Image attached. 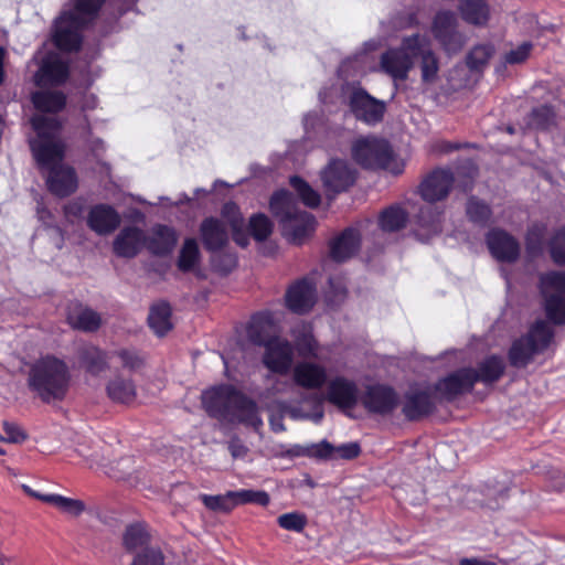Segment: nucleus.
Segmentation results:
<instances>
[{
	"label": "nucleus",
	"instance_id": "obj_59",
	"mask_svg": "<svg viewBox=\"0 0 565 565\" xmlns=\"http://www.w3.org/2000/svg\"><path fill=\"white\" fill-rule=\"evenodd\" d=\"M335 451L341 458L352 459L360 454V447L355 443H350L335 448Z\"/></svg>",
	"mask_w": 565,
	"mask_h": 565
},
{
	"label": "nucleus",
	"instance_id": "obj_62",
	"mask_svg": "<svg viewBox=\"0 0 565 565\" xmlns=\"http://www.w3.org/2000/svg\"><path fill=\"white\" fill-rule=\"evenodd\" d=\"M294 388V384L287 381H276L273 386L268 390L271 395L285 394L289 390Z\"/></svg>",
	"mask_w": 565,
	"mask_h": 565
},
{
	"label": "nucleus",
	"instance_id": "obj_36",
	"mask_svg": "<svg viewBox=\"0 0 565 565\" xmlns=\"http://www.w3.org/2000/svg\"><path fill=\"white\" fill-rule=\"evenodd\" d=\"M201 260L199 244L194 238H186L180 249L178 257V268L183 271H194Z\"/></svg>",
	"mask_w": 565,
	"mask_h": 565
},
{
	"label": "nucleus",
	"instance_id": "obj_1",
	"mask_svg": "<svg viewBox=\"0 0 565 565\" xmlns=\"http://www.w3.org/2000/svg\"><path fill=\"white\" fill-rule=\"evenodd\" d=\"M36 137L30 140L32 152L41 168L49 170L47 185L52 193L66 196L77 188L72 168L62 166L64 145L60 138L61 124L54 117L36 115L31 120Z\"/></svg>",
	"mask_w": 565,
	"mask_h": 565
},
{
	"label": "nucleus",
	"instance_id": "obj_63",
	"mask_svg": "<svg viewBox=\"0 0 565 565\" xmlns=\"http://www.w3.org/2000/svg\"><path fill=\"white\" fill-rule=\"evenodd\" d=\"M252 503H256V504H259L262 507H266L270 499H269V494L265 491H255L253 490L252 491Z\"/></svg>",
	"mask_w": 565,
	"mask_h": 565
},
{
	"label": "nucleus",
	"instance_id": "obj_35",
	"mask_svg": "<svg viewBox=\"0 0 565 565\" xmlns=\"http://www.w3.org/2000/svg\"><path fill=\"white\" fill-rule=\"evenodd\" d=\"M462 19L475 25H483L489 19V7L486 0H461Z\"/></svg>",
	"mask_w": 565,
	"mask_h": 565
},
{
	"label": "nucleus",
	"instance_id": "obj_33",
	"mask_svg": "<svg viewBox=\"0 0 565 565\" xmlns=\"http://www.w3.org/2000/svg\"><path fill=\"white\" fill-rule=\"evenodd\" d=\"M148 323L151 330L158 335L163 337L172 329L171 308L167 302H159L151 307Z\"/></svg>",
	"mask_w": 565,
	"mask_h": 565
},
{
	"label": "nucleus",
	"instance_id": "obj_19",
	"mask_svg": "<svg viewBox=\"0 0 565 565\" xmlns=\"http://www.w3.org/2000/svg\"><path fill=\"white\" fill-rule=\"evenodd\" d=\"M363 405L372 413L387 414L396 407L397 396L395 392L387 386H370L363 396Z\"/></svg>",
	"mask_w": 565,
	"mask_h": 565
},
{
	"label": "nucleus",
	"instance_id": "obj_9",
	"mask_svg": "<svg viewBox=\"0 0 565 565\" xmlns=\"http://www.w3.org/2000/svg\"><path fill=\"white\" fill-rule=\"evenodd\" d=\"M354 160L365 168H388L392 160V150L390 145L375 137L358 139L352 146Z\"/></svg>",
	"mask_w": 565,
	"mask_h": 565
},
{
	"label": "nucleus",
	"instance_id": "obj_47",
	"mask_svg": "<svg viewBox=\"0 0 565 565\" xmlns=\"http://www.w3.org/2000/svg\"><path fill=\"white\" fill-rule=\"evenodd\" d=\"M200 499L204 503V505L217 512H230L233 509V499L231 497V491L221 495H209L201 494Z\"/></svg>",
	"mask_w": 565,
	"mask_h": 565
},
{
	"label": "nucleus",
	"instance_id": "obj_61",
	"mask_svg": "<svg viewBox=\"0 0 565 565\" xmlns=\"http://www.w3.org/2000/svg\"><path fill=\"white\" fill-rule=\"evenodd\" d=\"M335 448L327 441H322L313 447L312 454L319 458H328L332 455Z\"/></svg>",
	"mask_w": 565,
	"mask_h": 565
},
{
	"label": "nucleus",
	"instance_id": "obj_31",
	"mask_svg": "<svg viewBox=\"0 0 565 565\" xmlns=\"http://www.w3.org/2000/svg\"><path fill=\"white\" fill-rule=\"evenodd\" d=\"M177 243L175 232L168 226L158 225L151 237L146 242L148 249L156 255H164L172 250Z\"/></svg>",
	"mask_w": 565,
	"mask_h": 565
},
{
	"label": "nucleus",
	"instance_id": "obj_50",
	"mask_svg": "<svg viewBox=\"0 0 565 565\" xmlns=\"http://www.w3.org/2000/svg\"><path fill=\"white\" fill-rule=\"evenodd\" d=\"M277 523L284 530L301 532L307 525V518L300 512H289L279 515Z\"/></svg>",
	"mask_w": 565,
	"mask_h": 565
},
{
	"label": "nucleus",
	"instance_id": "obj_60",
	"mask_svg": "<svg viewBox=\"0 0 565 565\" xmlns=\"http://www.w3.org/2000/svg\"><path fill=\"white\" fill-rule=\"evenodd\" d=\"M252 491L253 490L247 489L231 491V497L233 499V509L242 503H252Z\"/></svg>",
	"mask_w": 565,
	"mask_h": 565
},
{
	"label": "nucleus",
	"instance_id": "obj_3",
	"mask_svg": "<svg viewBox=\"0 0 565 565\" xmlns=\"http://www.w3.org/2000/svg\"><path fill=\"white\" fill-rule=\"evenodd\" d=\"M269 207L281 227L282 235L291 243L301 244L315 231V217L298 209L290 192L280 190L274 193Z\"/></svg>",
	"mask_w": 565,
	"mask_h": 565
},
{
	"label": "nucleus",
	"instance_id": "obj_13",
	"mask_svg": "<svg viewBox=\"0 0 565 565\" xmlns=\"http://www.w3.org/2000/svg\"><path fill=\"white\" fill-rule=\"evenodd\" d=\"M238 393L230 385L213 387L203 392L202 404L211 416L224 417L231 415L234 407V396H238Z\"/></svg>",
	"mask_w": 565,
	"mask_h": 565
},
{
	"label": "nucleus",
	"instance_id": "obj_14",
	"mask_svg": "<svg viewBox=\"0 0 565 565\" xmlns=\"http://www.w3.org/2000/svg\"><path fill=\"white\" fill-rule=\"evenodd\" d=\"M265 348L264 364L273 372L287 373L294 359L291 344L286 340L274 338L265 344Z\"/></svg>",
	"mask_w": 565,
	"mask_h": 565
},
{
	"label": "nucleus",
	"instance_id": "obj_34",
	"mask_svg": "<svg viewBox=\"0 0 565 565\" xmlns=\"http://www.w3.org/2000/svg\"><path fill=\"white\" fill-rule=\"evenodd\" d=\"M108 397L116 403L128 404L131 403L137 395L136 386L131 380L117 376L108 382L107 387Z\"/></svg>",
	"mask_w": 565,
	"mask_h": 565
},
{
	"label": "nucleus",
	"instance_id": "obj_42",
	"mask_svg": "<svg viewBox=\"0 0 565 565\" xmlns=\"http://www.w3.org/2000/svg\"><path fill=\"white\" fill-rule=\"evenodd\" d=\"M406 220V213L402 209L390 207L382 213L380 225L384 231L394 232L404 227Z\"/></svg>",
	"mask_w": 565,
	"mask_h": 565
},
{
	"label": "nucleus",
	"instance_id": "obj_2",
	"mask_svg": "<svg viewBox=\"0 0 565 565\" xmlns=\"http://www.w3.org/2000/svg\"><path fill=\"white\" fill-rule=\"evenodd\" d=\"M71 371L65 361L45 355L35 360L28 371L30 391L44 403L62 401L71 386Z\"/></svg>",
	"mask_w": 565,
	"mask_h": 565
},
{
	"label": "nucleus",
	"instance_id": "obj_49",
	"mask_svg": "<svg viewBox=\"0 0 565 565\" xmlns=\"http://www.w3.org/2000/svg\"><path fill=\"white\" fill-rule=\"evenodd\" d=\"M548 247L552 260L556 265H565V228L555 232L550 241Z\"/></svg>",
	"mask_w": 565,
	"mask_h": 565
},
{
	"label": "nucleus",
	"instance_id": "obj_58",
	"mask_svg": "<svg viewBox=\"0 0 565 565\" xmlns=\"http://www.w3.org/2000/svg\"><path fill=\"white\" fill-rule=\"evenodd\" d=\"M228 450L234 459L244 458L248 451L247 447L238 438L230 440Z\"/></svg>",
	"mask_w": 565,
	"mask_h": 565
},
{
	"label": "nucleus",
	"instance_id": "obj_7",
	"mask_svg": "<svg viewBox=\"0 0 565 565\" xmlns=\"http://www.w3.org/2000/svg\"><path fill=\"white\" fill-rule=\"evenodd\" d=\"M540 291L547 318L555 324H565V271L542 274Z\"/></svg>",
	"mask_w": 565,
	"mask_h": 565
},
{
	"label": "nucleus",
	"instance_id": "obj_12",
	"mask_svg": "<svg viewBox=\"0 0 565 565\" xmlns=\"http://www.w3.org/2000/svg\"><path fill=\"white\" fill-rule=\"evenodd\" d=\"M321 180L328 193L347 191L355 181V172L344 160H331L321 171Z\"/></svg>",
	"mask_w": 565,
	"mask_h": 565
},
{
	"label": "nucleus",
	"instance_id": "obj_54",
	"mask_svg": "<svg viewBox=\"0 0 565 565\" xmlns=\"http://www.w3.org/2000/svg\"><path fill=\"white\" fill-rule=\"evenodd\" d=\"M134 470V459L125 457L118 460L113 467V477L117 479H127L131 476Z\"/></svg>",
	"mask_w": 565,
	"mask_h": 565
},
{
	"label": "nucleus",
	"instance_id": "obj_57",
	"mask_svg": "<svg viewBox=\"0 0 565 565\" xmlns=\"http://www.w3.org/2000/svg\"><path fill=\"white\" fill-rule=\"evenodd\" d=\"M212 264L217 270L228 273L236 266V258L232 254L221 255L214 257Z\"/></svg>",
	"mask_w": 565,
	"mask_h": 565
},
{
	"label": "nucleus",
	"instance_id": "obj_45",
	"mask_svg": "<svg viewBox=\"0 0 565 565\" xmlns=\"http://www.w3.org/2000/svg\"><path fill=\"white\" fill-rule=\"evenodd\" d=\"M122 541L128 551H134L146 544L147 534L141 525L131 524L126 529Z\"/></svg>",
	"mask_w": 565,
	"mask_h": 565
},
{
	"label": "nucleus",
	"instance_id": "obj_24",
	"mask_svg": "<svg viewBox=\"0 0 565 565\" xmlns=\"http://www.w3.org/2000/svg\"><path fill=\"white\" fill-rule=\"evenodd\" d=\"M248 338L257 344H266L276 333V320L271 312L265 311L252 317L247 329Z\"/></svg>",
	"mask_w": 565,
	"mask_h": 565
},
{
	"label": "nucleus",
	"instance_id": "obj_38",
	"mask_svg": "<svg viewBox=\"0 0 565 565\" xmlns=\"http://www.w3.org/2000/svg\"><path fill=\"white\" fill-rule=\"evenodd\" d=\"M222 215L227 220L232 228L233 239L239 246L245 247L248 244V237L243 232L244 222L236 204L226 203L222 209Z\"/></svg>",
	"mask_w": 565,
	"mask_h": 565
},
{
	"label": "nucleus",
	"instance_id": "obj_5",
	"mask_svg": "<svg viewBox=\"0 0 565 565\" xmlns=\"http://www.w3.org/2000/svg\"><path fill=\"white\" fill-rule=\"evenodd\" d=\"M104 0H74L73 11L64 12L55 22L54 42L65 51L81 45V29L99 11Z\"/></svg>",
	"mask_w": 565,
	"mask_h": 565
},
{
	"label": "nucleus",
	"instance_id": "obj_53",
	"mask_svg": "<svg viewBox=\"0 0 565 565\" xmlns=\"http://www.w3.org/2000/svg\"><path fill=\"white\" fill-rule=\"evenodd\" d=\"M531 50H532V43L523 42L518 47H515V49L511 50L510 52H508L505 54L504 60L509 64L522 63V62H524L529 57Z\"/></svg>",
	"mask_w": 565,
	"mask_h": 565
},
{
	"label": "nucleus",
	"instance_id": "obj_37",
	"mask_svg": "<svg viewBox=\"0 0 565 565\" xmlns=\"http://www.w3.org/2000/svg\"><path fill=\"white\" fill-rule=\"evenodd\" d=\"M79 360L86 371L97 375L108 367L107 355L98 348L87 345L81 350Z\"/></svg>",
	"mask_w": 565,
	"mask_h": 565
},
{
	"label": "nucleus",
	"instance_id": "obj_22",
	"mask_svg": "<svg viewBox=\"0 0 565 565\" xmlns=\"http://www.w3.org/2000/svg\"><path fill=\"white\" fill-rule=\"evenodd\" d=\"M473 384V369H461L440 380L436 385V391L445 397L451 398L469 391Z\"/></svg>",
	"mask_w": 565,
	"mask_h": 565
},
{
	"label": "nucleus",
	"instance_id": "obj_46",
	"mask_svg": "<svg viewBox=\"0 0 565 565\" xmlns=\"http://www.w3.org/2000/svg\"><path fill=\"white\" fill-rule=\"evenodd\" d=\"M493 54L491 45L482 44L475 46L467 56V65L471 70L483 67Z\"/></svg>",
	"mask_w": 565,
	"mask_h": 565
},
{
	"label": "nucleus",
	"instance_id": "obj_26",
	"mask_svg": "<svg viewBox=\"0 0 565 565\" xmlns=\"http://www.w3.org/2000/svg\"><path fill=\"white\" fill-rule=\"evenodd\" d=\"M200 233L202 242L207 250H218L227 243V232L224 224L214 217L205 218L201 226Z\"/></svg>",
	"mask_w": 565,
	"mask_h": 565
},
{
	"label": "nucleus",
	"instance_id": "obj_43",
	"mask_svg": "<svg viewBox=\"0 0 565 565\" xmlns=\"http://www.w3.org/2000/svg\"><path fill=\"white\" fill-rule=\"evenodd\" d=\"M467 215L471 222L484 225L490 220L491 210L482 201L471 198L467 203Z\"/></svg>",
	"mask_w": 565,
	"mask_h": 565
},
{
	"label": "nucleus",
	"instance_id": "obj_44",
	"mask_svg": "<svg viewBox=\"0 0 565 565\" xmlns=\"http://www.w3.org/2000/svg\"><path fill=\"white\" fill-rule=\"evenodd\" d=\"M554 111L548 106L533 109L529 119V127L533 129H546L554 122Z\"/></svg>",
	"mask_w": 565,
	"mask_h": 565
},
{
	"label": "nucleus",
	"instance_id": "obj_10",
	"mask_svg": "<svg viewBox=\"0 0 565 565\" xmlns=\"http://www.w3.org/2000/svg\"><path fill=\"white\" fill-rule=\"evenodd\" d=\"M349 106L355 118L367 125L380 122L386 110L384 102L372 97L361 88L352 92L349 98Z\"/></svg>",
	"mask_w": 565,
	"mask_h": 565
},
{
	"label": "nucleus",
	"instance_id": "obj_20",
	"mask_svg": "<svg viewBox=\"0 0 565 565\" xmlns=\"http://www.w3.org/2000/svg\"><path fill=\"white\" fill-rule=\"evenodd\" d=\"M146 242V235L141 230L129 226L119 232L114 241L113 248L117 256L131 258L141 250Z\"/></svg>",
	"mask_w": 565,
	"mask_h": 565
},
{
	"label": "nucleus",
	"instance_id": "obj_25",
	"mask_svg": "<svg viewBox=\"0 0 565 565\" xmlns=\"http://www.w3.org/2000/svg\"><path fill=\"white\" fill-rule=\"evenodd\" d=\"M235 398L231 415L236 417L239 423L258 430L263 426V419L257 404L242 393H238Z\"/></svg>",
	"mask_w": 565,
	"mask_h": 565
},
{
	"label": "nucleus",
	"instance_id": "obj_6",
	"mask_svg": "<svg viewBox=\"0 0 565 565\" xmlns=\"http://www.w3.org/2000/svg\"><path fill=\"white\" fill-rule=\"evenodd\" d=\"M554 332L545 320H536L526 335L515 340L509 351L510 363L515 367L526 366L533 358L551 344Z\"/></svg>",
	"mask_w": 565,
	"mask_h": 565
},
{
	"label": "nucleus",
	"instance_id": "obj_64",
	"mask_svg": "<svg viewBox=\"0 0 565 565\" xmlns=\"http://www.w3.org/2000/svg\"><path fill=\"white\" fill-rule=\"evenodd\" d=\"M459 565H495L492 562L482 561L479 558H462Z\"/></svg>",
	"mask_w": 565,
	"mask_h": 565
},
{
	"label": "nucleus",
	"instance_id": "obj_41",
	"mask_svg": "<svg viewBox=\"0 0 565 565\" xmlns=\"http://www.w3.org/2000/svg\"><path fill=\"white\" fill-rule=\"evenodd\" d=\"M290 185L297 192L303 204L309 207H317L320 204V195L306 181L299 177L290 178Z\"/></svg>",
	"mask_w": 565,
	"mask_h": 565
},
{
	"label": "nucleus",
	"instance_id": "obj_40",
	"mask_svg": "<svg viewBox=\"0 0 565 565\" xmlns=\"http://www.w3.org/2000/svg\"><path fill=\"white\" fill-rule=\"evenodd\" d=\"M41 500L53 504L61 511L71 515H79L85 509V505L82 501L66 498L60 494H45L44 497H41Z\"/></svg>",
	"mask_w": 565,
	"mask_h": 565
},
{
	"label": "nucleus",
	"instance_id": "obj_48",
	"mask_svg": "<svg viewBox=\"0 0 565 565\" xmlns=\"http://www.w3.org/2000/svg\"><path fill=\"white\" fill-rule=\"evenodd\" d=\"M249 228L257 241L266 239L273 232V224L265 214H257L250 217Z\"/></svg>",
	"mask_w": 565,
	"mask_h": 565
},
{
	"label": "nucleus",
	"instance_id": "obj_8",
	"mask_svg": "<svg viewBox=\"0 0 565 565\" xmlns=\"http://www.w3.org/2000/svg\"><path fill=\"white\" fill-rule=\"evenodd\" d=\"M420 35L414 34L403 40L399 47L390 49L381 56V70L394 79L404 81L414 66Z\"/></svg>",
	"mask_w": 565,
	"mask_h": 565
},
{
	"label": "nucleus",
	"instance_id": "obj_32",
	"mask_svg": "<svg viewBox=\"0 0 565 565\" xmlns=\"http://www.w3.org/2000/svg\"><path fill=\"white\" fill-rule=\"evenodd\" d=\"M67 321L72 328L86 332L97 330L102 323V319L96 311L82 306L70 310Z\"/></svg>",
	"mask_w": 565,
	"mask_h": 565
},
{
	"label": "nucleus",
	"instance_id": "obj_27",
	"mask_svg": "<svg viewBox=\"0 0 565 565\" xmlns=\"http://www.w3.org/2000/svg\"><path fill=\"white\" fill-rule=\"evenodd\" d=\"M360 247V234L356 230H345L331 244V257L337 262H344L352 257Z\"/></svg>",
	"mask_w": 565,
	"mask_h": 565
},
{
	"label": "nucleus",
	"instance_id": "obj_23",
	"mask_svg": "<svg viewBox=\"0 0 565 565\" xmlns=\"http://www.w3.org/2000/svg\"><path fill=\"white\" fill-rule=\"evenodd\" d=\"M68 76V66L57 55H49L42 63L39 72L35 74L38 85L61 84Z\"/></svg>",
	"mask_w": 565,
	"mask_h": 565
},
{
	"label": "nucleus",
	"instance_id": "obj_39",
	"mask_svg": "<svg viewBox=\"0 0 565 565\" xmlns=\"http://www.w3.org/2000/svg\"><path fill=\"white\" fill-rule=\"evenodd\" d=\"M34 107L43 113H57L65 105V96L58 92H36L32 95Z\"/></svg>",
	"mask_w": 565,
	"mask_h": 565
},
{
	"label": "nucleus",
	"instance_id": "obj_16",
	"mask_svg": "<svg viewBox=\"0 0 565 565\" xmlns=\"http://www.w3.org/2000/svg\"><path fill=\"white\" fill-rule=\"evenodd\" d=\"M356 384L343 376H337L328 383L326 399L341 409H350L358 403Z\"/></svg>",
	"mask_w": 565,
	"mask_h": 565
},
{
	"label": "nucleus",
	"instance_id": "obj_30",
	"mask_svg": "<svg viewBox=\"0 0 565 565\" xmlns=\"http://www.w3.org/2000/svg\"><path fill=\"white\" fill-rule=\"evenodd\" d=\"M504 370L505 363L503 358L498 355H490L479 363L477 370L473 369L475 383H494L503 375Z\"/></svg>",
	"mask_w": 565,
	"mask_h": 565
},
{
	"label": "nucleus",
	"instance_id": "obj_55",
	"mask_svg": "<svg viewBox=\"0 0 565 565\" xmlns=\"http://www.w3.org/2000/svg\"><path fill=\"white\" fill-rule=\"evenodd\" d=\"M3 430L6 436L2 437L1 439L4 441L21 443L26 438V435L23 433V430L14 423L4 422Z\"/></svg>",
	"mask_w": 565,
	"mask_h": 565
},
{
	"label": "nucleus",
	"instance_id": "obj_51",
	"mask_svg": "<svg viewBox=\"0 0 565 565\" xmlns=\"http://www.w3.org/2000/svg\"><path fill=\"white\" fill-rule=\"evenodd\" d=\"M545 236V226L542 224L532 225L526 234V249L530 254L535 255L541 252L542 243Z\"/></svg>",
	"mask_w": 565,
	"mask_h": 565
},
{
	"label": "nucleus",
	"instance_id": "obj_21",
	"mask_svg": "<svg viewBox=\"0 0 565 565\" xmlns=\"http://www.w3.org/2000/svg\"><path fill=\"white\" fill-rule=\"evenodd\" d=\"M292 375L295 384L309 390L322 387L328 377L326 367L313 362L298 363Z\"/></svg>",
	"mask_w": 565,
	"mask_h": 565
},
{
	"label": "nucleus",
	"instance_id": "obj_29",
	"mask_svg": "<svg viewBox=\"0 0 565 565\" xmlns=\"http://www.w3.org/2000/svg\"><path fill=\"white\" fill-rule=\"evenodd\" d=\"M433 408L434 403L428 393L411 392L405 397L403 413L408 419L415 420L428 415Z\"/></svg>",
	"mask_w": 565,
	"mask_h": 565
},
{
	"label": "nucleus",
	"instance_id": "obj_28",
	"mask_svg": "<svg viewBox=\"0 0 565 565\" xmlns=\"http://www.w3.org/2000/svg\"><path fill=\"white\" fill-rule=\"evenodd\" d=\"M419 49L416 50V57L420 58V73L424 83H434L438 77L439 63L435 53L429 46L428 40L420 35Z\"/></svg>",
	"mask_w": 565,
	"mask_h": 565
},
{
	"label": "nucleus",
	"instance_id": "obj_11",
	"mask_svg": "<svg viewBox=\"0 0 565 565\" xmlns=\"http://www.w3.org/2000/svg\"><path fill=\"white\" fill-rule=\"evenodd\" d=\"M433 34L447 53H456L463 46L465 40L457 31V18L449 11L439 12L433 23Z\"/></svg>",
	"mask_w": 565,
	"mask_h": 565
},
{
	"label": "nucleus",
	"instance_id": "obj_56",
	"mask_svg": "<svg viewBox=\"0 0 565 565\" xmlns=\"http://www.w3.org/2000/svg\"><path fill=\"white\" fill-rule=\"evenodd\" d=\"M117 356L120 360L122 366L129 370L139 369L143 363L142 359L137 353L128 350L119 351Z\"/></svg>",
	"mask_w": 565,
	"mask_h": 565
},
{
	"label": "nucleus",
	"instance_id": "obj_4",
	"mask_svg": "<svg viewBox=\"0 0 565 565\" xmlns=\"http://www.w3.org/2000/svg\"><path fill=\"white\" fill-rule=\"evenodd\" d=\"M454 183V175L450 171L439 169L430 173L420 184V195L427 203H434L444 200ZM441 213L436 207L428 204L420 209L417 216L419 225L418 235L428 238L430 235L441 231Z\"/></svg>",
	"mask_w": 565,
	"mask_h": 565
},
{
	"label": "nucleus",
	"instance_id": "obj_17",
	"mask_svg": "<svg viewBox=\"0 0 565 565\" xmlns=\"http://www.w3.org/2000/svg\"><path fill=\"white\" fill-rule=\"evenodd\" d=\"M86 222L96 234L108 235L119 226L120 215L108 204H96L89 209Z\"/></svg>",
	"mask_w": 565,
	"mask_h": 565
},
{
	"label": "nucleus",
	"instance_id": "obj_15",
	"mask_svg": "<svg viewBox=\"0 0 565 565\" xmlns=\"http://www.w3.org/2000/svg\"><path fill=\"white\" fill-rule=\"evenodd\" d=\"M487 244L491 255L499 262L513 263L519 258L520 244L505 231H490L487 235Z\"/></svg>",
	"mask_w": 565,
	"mask_h": 565
},
{
	"label": "nucleus",
	"instance_id": "obj_18",
	"mask_svg": "<svg viewBox=\"0 0 565 565\" xmlns=\"http://www.w3.org/2000/svg\"><path fill=\"white\" fill-rule=\"evenodd\" d=\"M316 289L308 280L292 285L286 292V306L295 313H306L315 305Z\"/></svg>",
	"mask_w": 565,
	"mask_h": 565
},
{
	"label": "nucleus",
	"instance_id": "obj_52",
	"mask_svg": "<svg viewBox=\"0 0 565 565\" xmlns=\"http://www.w3.org/2000/svg\"><path fill=\"white\" fill-rule=\"evenodd\" d=\"M164 557L160 550L154 547L145 548L137 553L130 565H163Z\"/></svg>",
	"mask_w": 565,
	"mask_h": 565
}]
</instances>
